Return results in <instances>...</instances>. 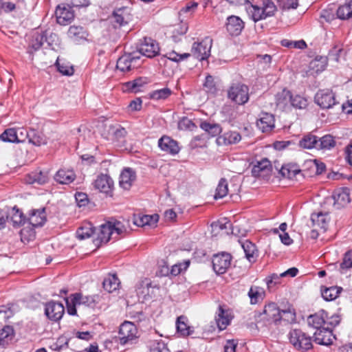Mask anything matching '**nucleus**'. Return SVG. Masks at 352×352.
Returning a JSON list of instances; mask_svg holds the SVG:
<instances>
[{
	"label": "nucleus",
	"mask_w": 352,
	"mask_h": 352,
	"mask_svg": "<svg viewBox=\"0 0 352 352\" xmlns=\"http://www.w3.org/2000/svg\"><path fill=\"white\" fill-rule=\"evenodd\" d=\"M307 105V101L305 98L299 95H296L294 96L292 95L290 106L296 109H304Z\"/></svg>",
	"instance_id": "0e129e2a"
},
{
	"label": "nucleus",
	"mask_w": 352,
	"mask_h": 352,
	"mask_svg": "<svg viewBox=\"0 0 352 352\" xmlns=\"http://www.w3.org/2000/svg\"><path fill=\"white\" fill-rule=\"evenodd\" d=\"M245 10L249 16L254 21H258L265 19L262 7L254 6L249 1L245 7Z\"/></svg>",
	"instance_id": "7c9ffc66"
},
{
	"label": "nucleus",
	"mask_w": 352,
	"mask_h": 352,
	"mask_svg": "<svg viewBox=\"0 0 352 352\" xmlns=\"http://www.w3.org/2000/svg\"><path fill=\"white\" fill-rule=\"evenodd\" d=\"M232 256L227 252H221L213 255L212 264H230Z\"/></svg>",
	"instance_id": "864d4df0"
},
{
	"label": "nucleus",
	"mask_w": 352,
	"mask_h": 352,
	"mask_svg": "<svg viewBox=\"0 0 352 352\" xmlns=\"http://www.w3.org/2000/svg\"><path fill=\"white\" fill-rule=\"evenodd\" d=\"M101 296L98 294L92 296H83L81 293L74 294V300L76 303L94 307L100 302Z\"/></svg>",
	"instance_id": "a878e982"
},
{
	"label": "nucleus",
	"mask_w": 352,
	"mask_h": 352,
	"mask_svg": "<svg viewBox=\"0 0 352 352\" xmlns=\"http://www.w3.org/2000/svg\"><path fill=\"white\" fill-rule=\"evenodd\" d=\"M135 179V171L131 168H125L120 175L119 185L124 190H129Z\"/></svg>",
	"instance_id": "6ab92c4d"
},
{
	"label": "nucleus",
	"mask_w": 352,
	"mask_h": 352,
	"mask_svg": "<svg viewBox=\"0 0 352 352\" xmlns=\"http://www.w3.org/2000/svg\"><path fill=\"white\" fill-rule=\"evenodd\" d=\"M158 146L162 151L173 155L177 154L180 150L177 142L166 135L159 139Z\"/></svg>",
	"instance_id": "2eb2a0df"
},
{
	"label": "nucleus",
	"mask_w": 352,
	"mask_h": 352,
	"mask_svg": "<svg viewBox=\"0 0 352 352\" xmlns=\"http://www.w3.org/2000/svg\"><path fill=\"white\" fill-rule=\"evenodd\" d=\"M155 276L157 277H169L172 278L179 275L182 269L181 265H157Z\"/></svg>",
	"instance_id": "4be33fe9"
},
{
	"label": "nucleus",
	"mask_w": 352,
	"mask_h": 352,
	"mask_svg": "<svg viewBox=\"0 0 352 352\" xmlns=\"http://www.w3.org/2000/svg\"><path fill=\"white\" fill-rule=\"evenodd\" d=\"M330 218L327 212L313 213L311 215V226L315 228H320L323 232L327 229Z\"/></svg>",
	"instance_id": "412c9836"
},
{
	"label": "nucleus",
	"mask_w": 352,
	"mask_h": 352,
	"mask_svg": "<svg viewBox=\"0 0 352 352\" xmlns=\"http://www.w3.org/2000/svg\"><path fill=\"white\" fill-rule=\"evenodd\" d=\"M147 83L146 78L140 77L133 80L129 81L124 84L126 91L137 93L142 90V88Z\"/></svg>",
	"instance_id": "72a5a7b5"
},
{
	"label": "nucleus",
	"mask_w": 352,
	"mask_h": 352,
	"mask_svg": "<svg viewBox=\"0 0 352 352\" xmlns=\"http://www.w3.org/2000/svg\"><path fill=\"white\" fill-rule=\"evenodd\" d=\"M138 51L142 55L152 58L159 54L160 47L157 43L151 38H144V41L140 45Z\"/></svg>",
	"instance_id": "ddd939ff"
},
{
	"label": "nucleus",
	"mask_w": 352,
	"mask_h": 352,
	"mask_svg": "<svg viewBox=\"0 0 352 352\" xmlns=\"http://www.w3.org/2000/svg\"><path fill=\"white\" fill-rule=\"evenodd\" d=\"M336 146V141L331 135H325L318 139L317 149L329 150Z\"/></svg>",
	"instance_id": "37998d69"
},
{
	"label": "nucleus",
	"mask_w": 352,
	"mask_h": 352,
	"mask_svg": "<svg viewBox=\"0 0 352 352\" xmlns=\"http://www.w3.org/2000/svg\"><path fill=\"white\" fill-rule=\"evenodd\" d=\"M148 347L150 352H170L167 344L162 340H149Z\"/></svg>",
	"instance_id": "49530a36"
},
{
	"label": "nucleus",
	"mask_w": 352,
	"mask_h": 352,
	"mask_svg": "<svg viewBox=\"0 0 352 352\" xmlns=\"http://www.w3.org/2000/svg\"><path fill=\"white\" fill-rule=\"evenodd\" d=\"M188 319L184 316H180L177 318L176 328L179 333L183 336H188L193 333V329L188 324Z\"/></svg>",
	"instance_id": "c85d7f7f"
},
{
	"label": "nucleus",
	"mask_w": 352,
	"mask_h": 352,
	"mask_svg": "<svg viewBox=\"0 0 352 352\" xmlns=\"http://www.w3.org/2000/svg\"><path fill=\"white\" fill-rule=\"evenodd\" d=\"M110 20L115 28L126 25L131 20L129 9L126 7H122L115 10Z\"/></svg>",
	"instance_id": "9b49d317"
},
{
	"label": "nucleus",
	"mask_w": 352,
	"mask_h": 352,
	"mask_svg": "<svg viewBox=\"0 0 352 352\" xmlns=\"http://www.w3.org/2000/svg\"><path fill=\"white\" fill-rule=\"evenodd\" d=\"M282 319L288 323H293L296 322V313L294 308L289 307L287 309L281 310Z\"/></svg>",
	"instance_id": "e2e57ef3"
},
{
	"label": "nucleus",
	"mask_w": 352,
	"mask_h": 352,
	"mask_svg": "<svg viewBox=\"0 0 352 352\" xmlns=\"http://www.w3.org/2000/svg\"><path fill=\"white\" fill-rule=\"evenodd\" d=\"M314 341L320 345L329 346L333 344L336 336L333 334V330L330 327H322L316 330L314 333Z\"/></svg>",
	"instance_id": "f8f14e48"
},
{
	"label": "nucleus",
	"mask_w": 352,
	"mask_h": 352,
	"mask_svg": "<svg viewBox=\"0 0 352 352\" xmlns=\"http://www.w3.org/2000/svg\"><path fill=\"white\" fill-rule=\"evenodd\" d=\"M228 194V184L225 178H221L217 187L216 188V192L214 195L215 199H221L226 197Z\"/></svg>",
	"instance_id": "8fccbe9b"
},
{
	"label": "nucleus",
	"mask_w": 352,
	"mask_h": 352,
	"mask_svg": "<svg viewBox=\"0 0 352 352\" xmlns=\"http://www.w3.org/2000/svg\"><path fill=\"white\" fill-rule=\"evenodd\" d=\"M230 319L226 311L221 307H219V313L216 317V322L219 330L225 329L230 324Z\"/></svg>",
	"instance_id": "a18cd8bd"
},
{
	"label": "nucleus",
	"mask_w": 352,
	"mask_h": 352,
	"mask_svg": "<svg viewBox=\"0 0 352 352\" xmlns=\"http://www.w3.org/2000/svg\"><path fill=\"white\" fill-rule=\"evenodd\" d=\"M190 56V54L189 53H184V54H178L175 52V51H172L170 52L166 53L165 55H164L162 57H161L160 61H166V59H168L170 60L179 63L182 60H184L188 57Z\"/></svg>",
	"instance_id": "603ef678"
},
{
	"label": "nucleus",
	"mask_w": 352,
	"mask_h": 352,
	"mask_svg": "<svg viewBox=\"0 0 352 352\" xmlns=\"http://www.w3.org/2000/svg\"><path fill=\"white\" fill-rule=\"evenodd\" d=\"M76 179V174L72 170L61 168L54 175V179L61 184H69Z\"/></svg>",
	"instance_id": "bb28decb"
},
{
	"label": "nucleus",
	"mask_w": 352,
	"mask_h": 352,
	"mask_svg": "<svg viewBox=\"0 0 352 352\" xmlns=\"http://www.w3.org/2000/svg\"><path fill=\"white\" fill-rule=\"evenodd\" d=\"M44 41H46V36L43 34H36L34 36V38L31 43V47L37 50L41 47Z\"/></svg>",
	"instance_id": "338daca9"
},
{
	"label": "nucleus",
	"mask_w": 352,
	"mask_h": 352,
	"mask_svg": "<svg viewBox=\"0 0 352 352\" xmlns=\"http://www.w3.org/2000/svg\"><path fill=\"white\" fill-rule=\"evenodd\" d=\"M262 8L265 18L274 16L276 11V6L271 0H263Z\"/></svg>",
	"instance_id": "680f3d73"
},
{
	"label": "nucleus",
	"mask_w": 352,
	"mask_h": 352,
	"mask_svg": "<svg viewBox=\"0 0 352 352\" xmlns=\"http://www.w3.org/2000/svg\"><path fill=\"white\" fill-rule=\"evenodd\" d=\"M292 94L289 91L284 89L276 95V103L280 109H285L290 106Z\"/></svg>",
	"instance_id": "c756f323"
},
{
	"label": "nucleus",
	"mask_w": 352,
	"mask_h": 352,
	"mask_svg": "<svg viewBox=\"0 0 352 352\" xmlns=\"http://www.w3.org/2000/svg\"><path fill=\"white\" fill-rule=\"evenodd\" d=\"M263 314L265 319L276 324L282 319L281 310L275 302H270L265 305Z\"/></svg>",
	"instance_id": "a211bd4d"
},
{
	"label": "nucleus",
	"mask_w": 352,
	"mask_h": 352,
	"mask_svg": "<svg viewBox=\"0 0 352 352\" xmlns=\"http://www.w3.org/2000/svg\"><path fill=\"white\" fill-rule=\"evenodd\" d=\"M342 290V287L321 286L320 292L323 299L326 301L335 300Z\"/></svg>",
	"instance_id": "2f4dec72"
},
{
	"label": "nucleus",
	"mask_w": 352,
	"mask_h": 352,
	"mask_svg": "<svg viewBox=\"0 0 352 352\" xmlns=\"http://www.w3.org/2000/svg\"><path fill=\"white\" fill-rule=\"evenodd\" d=\"M140 57L133 54H125L117 60L116 68L122 72L137 68L139 65Z\"/></svg>",
	"instance_id": "6e6552de"
},
{
	"label": "nucleus",
	"mask_w": 352,
	"mask_h": 352,
	"mask_svg": "<svg viewBox=\"0 0 352 352\" xmlns=\"http://www.w3.org/2000/svg\"><path fill=\"white\" fill-rule=\"evenodd\" d=\"M67 35L74 43L79 44L87 41L89 33L82 26L72 25L68 30Z\"/></svg>",
	"instance_id": "dca6fc26"
},
{
	"label": "nucleus",
	"mask_w": 352,
	"mask_h": 352,
	"mask_svg": "<svg viewBox=\"0 0 352 352\" xmlns=\"http://www.w3.org/2000/svg\"><path fill=\"white\" fill-rule=\"evenodd\" d=\"M28 142L35 146H41L47 143L43 133L34 129L30 131Z\"/></svg>",
	"instance_id": "de8ad7c7"
},
{
	"label": "nucleus",
	"mask_w": 352,
	"mask_h": 352,
	"mask_svg": "<svg viewBox=\"0 0 352 352\" xmlns=\"http://www.w3.org/2000/svg\"><path fill=\"white\" fill-rule=\"evenodd\" d=\"M318 138L312 134L308 133L305 135L300 141L299 145L307 149L316 148L318 146Z\"/></svg>",
	"instance_id": "58836bf2"
},
{
	"label": "nucleus",
	"mask_w": 352,
	"mask_h": 352,
	"mask_svg": "<svg viewBox=\"0 0 352 352\" xmlns=\"http://www.w3.org/2000/svg\"><path fill=\"white\" fill-rule=\"evenodd\" d=\"M172 94V91L167 87L157 89L152 91L150 94V97L153 100H165L168 98Z\"/></svg>",
	"instance_id": "4d7b16f0"
},
{
	"label": "nucleus",
	"mask_w": 352,
	"mask_h": 352,
	"mask_svg": "<svg viewBox=\"0 0 352 352\" xmlns=\"http://www.w3.org/2000/svg\"><path fill=\"white\" fill-rule=\"evenodd\" d=\"M281 45L287 48L295 49H305L307 47V44L304 40L291 41L288 39H283L280 42Z\"/></svg>",
	"instance_id": "052dcab7"
},
{
	"label": "nucleus",
	"mask_w": 352,
	"mask_h": 352,
	"mask_svg": "<svg viewBox=\"0 0 352 352\" xmlns=\"http://www.w3.org/2000/svg\"><path fill=\"white\" fill-rule=\"evenodd\" d=\"M256 125L263 133L270 132L275 127L274 116L272 113L262 112Z\"/></svg>",
	"instance_id": "f3484780"
},
{
	"label": "nucleus",
	"mask_w": 352,
	"mask_h": 352,
	"mask_svg": "<svg viewBox=\"0 0 352 352\" xmlns=\"http://www.w3.org/2000/svg\"><path fill=\"white\" fill-rule=\"evenodd\" d=\"M245 254V257L250 263H255L258 257V251L256 245L248 240L239 241Z\"/></svg>",
	"instance_id": "cd10ccee"
},
{
	"label": "nucleus",
	"mask_w": 352,
	"mask_h": 352,
	"mask_svg": "<svg viewBox=\"0 0 352 352\" xmlns=\"http://www.w3.org/2000/svg\"><path fill=\"white\" fill-rule=\"evenodd\" d=\"M226 30L232 36L239 35L244 28L243 21L239 17L232 15L227 18Z\"/></svg>",
	"instance_id": "aec40b11"
},
{
	"label": "nucleus",
	"mask_w": 352,
	"mask_h": 352,
	"mask_svg": "<svg viewBox=\"0 0 352 352\" xmlns=\"http://www.w3.org/2000/svg\"><path fill=\"white\" fill-rule=\"evenodd\" d=\"M10 221L14 227H19L24 224L25 218L23 212L19 209L14 207L12 210Z\"/></svg>",
	"instance_id": "09e8293b"
},
{
	"label": "nucleus",
	"mask_w": 352,
	"mask_h": 352,
	"mask_svg": "<svg viewBox=\"0 0 352 352\" xmlns=\"http://www.w3.org/2000/svg\"><path fill=\"white\" fill-rule=\"evenodd\" d=\"M300 171L299 166L296 164L283 165L279 173L283 177L292 179Z\"/></svg>",
	"instance_id": "e433bc0d"
},
{
	"label": "nucleus",
	"mask_w": 352,
	"mask_h": 352,
	"mask_svg": "<svg viewBox=\"0 0 352 352\" xmlns=\"http://www.w3.org/2000/svg\"><path fill=\"white\" fill-rule=\"evenodd\" d=\"M0 139L6 142H16L17 135L16 134V129L10 128L5 130L4 132L0 135Z\"/></svg>",
	"instance_id": "bf43d9fd"
},
{
	"label": "nucleus",
	"mask_w": 352,
	"mask_h": 352,
	"mask_svg": "<svg viewBox=\"0 0 352 352\" xmlns=\"http://www.w3.org/2000/svg\"><path fill=\"white\" fill-rule=\"evenodd\" d=\"M45 208L33 209L30 212L28 218L30 223L33 227L42 226L46 221Z\"/></svg>",
	"instance_id": "b1692460"
},
{
	"label": "nucleus",
	"mask_w": 352,
	"mask_h": 352,
	"mask_svg": "<svg viewBox=\"0 0 352 352\" xmlns=\"http://www.w3.org/2000/svg\"><path fill=\"white\" fill-rule=\"evenodd\" d=\"M138 329L131 322H122L118 331L119 343L122 345H131L138 339Z\"/></svg>",
	"instance_id": "7ed1b4c3"
},
{
	"label": "nucleus",
	"mask_w": 352,
	"mask_h": 352,
	"mask_svg": "<svg viewBox=\"0 0 352 352\" xmlns=\"http://www.w3.org/2000/svg\"><path fill=\"white\" fill-rule=\"evenodd\" d=\"M94 188L100 192L109 195L112 192L113 188V181L107 174H100L94 182Z\"/></svg>",
	"instance_id": "4468645a"
},
{
	"label": "nucleus",
	"mask_w": 352,
	"mask_h": 352,
	"mask_svg": "<svg viewBox=\"0 0 352 352\" xmlns=\"http://www.w3.org/2000/svg\"><path fill=\"white\" fill-rule=\"evenodd\" d=\"M94 233V232L91 225L87 223L79 228L77 230L76 234L78 239L80 240H83L89 238Z\"/></svg>",
	"instance_id": "5fc2aeb1"
},
{
	"label": "nucleus",
	"mask_w": 352,
	"mask_h": 352,
	"mask_svg": "<svg viewBox=\"0 0 352 352\" xmlns=\"http://www.w3.org/2000/svg\"><path fill=\"white\" fill-rule=\"evenodd\" d=\"M14 336V330L12 326L6 325L0 330V345L6 346Z\"/></svg>",
	"instance_id": "4c0bfd02"
},
{
	"label": "nucleus",
	"mask_w": 352,
	"mask_h": 352,
	"mask_svg": "<svg viewBox=\"0 0 352 352\" xmlns=\"http://www.w3.org/2000/svg\"><path fill=\"white\" fill-rule=\"evenodd\" d=\"M212 39L206 37L199 43H194L192 47V54L196 58L202 60L207 59L210 54Z\"/></svg>",
	"instance_id": "423d86ee"
},
{
	"label": "nucleus",
	"mask_w": 352,
	"mask_h": 352,
	"mask_svg": "<svg viewBox=\"0 0 352 352\" xmlns=\"http://www.w3.org/2000/svg\"><path fill=\"white\" fill-rule=\"evenodd\" d=\"M65 314V307L61 302L51 300L45 305V314L54 322H58Z\"/></svg>",
	"instance_id": "0eeeda50"
},
{
	"label": "nucleus",
	"mask_w": 352,
	"mask_h": 352,
	"mask_svg": "<svg viewBox=\"0 0 352 352\" xmlns=\"http://www.w3.org/2000/svg\"><path fill=\"white\" fill-rule=\"evenodd\" d=\"M250 303L256 305L262 301L265 297V291L263 288L258 286H252L248 294Z\"/></svg>",
	"instance_id": "f704fd0d"
},
{
	"label": "nucleus",
	"mask_w": 352,
	"mask_h": 352,
	"mask_svg": "<svg viewBox=\"0 0 352 352\" xmlns=\"http://www.w3.org/2000/svg\"><path fill=\"white\" fill-rule=\"evenodd\" d=\"M327 65V57L320 56V58L316 57L314 60H311L309 67L310 68L315 69L316 72H320L323 71Z\"/></svg>",
	"instance_id": "13d9d810"
},
{
	"label": "nucleus",
	"mask_w": 352,
	"mask_h": 352,
	"mask_svg": "<svg viewBox=\"0 0 352 352\" xmlns=\"http://www.w3.org/2000/svg\"><path fill=\"white\" fill-rule=\"evenodd\" d=\"M196 127L194 122L188 118H183L178 122V128L179 130L192 131Z\"/></svg>",
	"instance_id": "69168bd1"
},
{
	"label": "nucleus",
	"mask_w": 352,
	"mask_h": 352,
	"mask_svg": "<svg viewBox=\"0 0 352 352\" xmlns=\"http://www.w3.org/2000/svg\"><path fill=\"white\" fill-rule=\"evenodd\" d=\"M159 220V216L157 214L153 215H143L135 221L138 226L143 227L145 226H155Z\"/></svg>",
	"instance_id": "a19ab883"
},
{
	"label": "nucleus",
	"mask_w": 352,
	"mask_h": 352,
	"mask_svg": "<svg viewBox=\"0 0 352 352\" xmlns=\"http://www.w3.org/2000/svg\"><path fill=\"white\" fill-rule=\"evenodd\" d=\"M333 207L341 209L351 202L350 190L348 188H340L334 190L332 195Z\"/></svg>",
	"instance_id": "9d476101"
},
{
	"label": "nucleus",
	"mask_w": 352,
	"mask_h": 352,
	"mask_svg": "<svg viewBox=\"0 0 352 352\" xmlns=\"http://www.w3.org/2000/svg\"><path fill=\"white\" fill-rule=\"evenodd\" d=\"M151 287L159 289L158 285H153L152 282L149 278H144L137 283L136 292L138 294L146 296L149 294V289Z\"/></svg>",
	"instance_id": "c9c22d12"
},
{
	"label": "nucleus",
	"mask_w": 352,
	"mask_h": 352,
	"mask_svg": "<svg viewBox=\"0 0 352 352\" xmlns=\"http://www.w3.org/2000/svg\"><path fill=\"white\" fill-rule=\"evenodd\" d=\"M200 127L211 137L219 135L222 131V129L219 124L211 123L206 121L202 122L200 124Z\"/></svg>",
	"instance_id": "ea45409f"
},
{
	"label": "nucleus",
	"mask_w": 352,
	"mask_h": 352,
	"mask_svg": "<svg viewBox=\"0 0 352 352\" xmlns=\"http://www.w3.org/2000/svg\"><path fill=\"white\" fill-rule=\"evenodd\" d=\"M204 90L210 95L215 96L218 91L217 83L214 78L211 75H208L206 77L205 81L203 84Z\"/></svg>",
	"instance_id": "c03bdc74"
},
{
	"label": "nucleus",
	"mask_w": 352,
	"mask_h": 352,
	"mask_svg": "<svg viewBox=\"0 0 352 352\" xmlns=\"http://www.w3.org/2000/svg\"><path fill=\"white\" fill-rule=\"evenodd\" d=\"M341 317L339 314H333L331 316H329L327 314V318H326V327H330V329H332L338 325L340 322Z\"/></svg>",
	"instance_id": "774afa93"
},
{
	"label": "nucleus",
	"mask_w": 352,
	"mask_h": 352,
	"mask_svg": "<svg viewBox=\"0 0 352 352\" xmlns=\"http://www.w3.org/2000/svg\"><path fill=\"white\" fill-rule=\"evenodd\" d=\"M49 179L47 172L36 170L32 172L28 175L27 182L30 184H38L40 185L44 184L47 182Z\"/></svg>",
	"instance_id": "473e14b6"
},
{
	"label": "nucleus",
	"mask_w": 352,
	"mask_h": 352,
	"mask_svg": "<svg viewBox=\"0 0 352 352\" xmlns=\"http://www.w3.org/2000/svg\"><path fill=\"white\" fill-rule=\"evenodd\" d=\"M314 100L315 102L322 109H330L338 103L335 94L330 89L319 90L316 93Z\"/></svg>",
	"instance_id": "39448f33"
},
{
	"label": "nucleus",
	"mask_w": 352,
	"mask_h": 352,
	"mask_svg": "<svg viewBox=\"0 0 352 352\" xmlns=\"http://www.w3.org/2000/svg\"><path fill=\"white\" fill-rule=\"evenodd\" d=\"M289 340L294 347L301 352H306L313 348L312 337L300 329H292Z\"/></svg>",
	"instance_id": "f03ea898"
},
{
	"label": "nucleus",
	"mask_w": 352,
	"mask_h": 352,
	"mask_svg": "<svg viewBox=\"0 0 352 352\" xmlns=\"http://www.w3.org/2000/svg\"><path fill=\"white\" fill-rule=\"evenodd\" d=\"M228 98L237 104H244L249 100V88L240 82L233 83L228 90Z\"/></svg>",
	"instance_id": "20e7f679"
},
{
	"label": "nucleus",
	"mask_w": 352,
	"mask_h": 352,
	"mask_svg": "<svg viewBox=\"0 0 352 352\" xmlns=\"http://www.w3.org/2000/svg\"><path fill=\"white\" fill-rule=\"evenodd\" d=\"M271 168L270 162L265 158L262 160L257 162V164L254 166L252 173L254 175H258L261 172L269 171Z\"/></svg>",
	"instance_id": "6e6d98bb"
},
{
	"label": "nucleus",
	"mask_w": 352,
	"mask_h": 352,
	"mask_svg": "<svg viewBox=\"0 0 352 352\" xmlns=\"http://www.w3.org/2000/svg\"><path fill=\"white\" fill-rule=\"evenodd\" d=\"M103 287L109 293L116 290L120 285V281L116 275H112L103 281Z\"/></svg>",
	"instance_id": "3c124183"
},
{
	"label": "nucleus",
	"mask_w": 352,
	"mask_h": 352,
	"mask_svg": "<svg viewBox=\"0 0 352 352\" xmlns=\"http://www.w3.org/2000/svg\"><path fill=\"white\" fill-rule=\"evenodd\" d=\"M241 140L240 133L237 131H228L219 136L217 142L219 145H230L239 142Z\"/></svg>",
	"instance_id": "393cba45"
},
{
	"label": "nucleus",
	"mask_w": 352,
	"mask_h": 352,
	"mask_svg": "<svg viewBox=\"0 0 352 352\" xmlns=\"http://www.w3.org/2000/svg\"><path fill=\"white\" fill-rule=\"evenodd\" d=\"M128 233L126 227L120 221H107L102 224L98 230L96 237L93 243L96 248L106 244L111 239L117 240L119 236Z\"/></svg>",
	"instance_id": "f257e3e1"
},
{
	"label": "nucleus",
	"mask_w": 352,
	"mask_h": 352,
	"mask_svg": "<svg viewBox=\"0 0 352 352\" xmlns=\"http://www.w3.org/2000/svg\"><path fill=\"white\" fill-rule=\"evenodd\" d=\"M326 318H327V312L322 309L315 314L310 315L307 318V323L316 330H318L326 327Z\"/></svg>",
	"instance_id": "5701e85b"
},
{
	"label": "nucleus",
	"mask_w": 352,
	"mask_h": 352,
	"mask_svg": "<svg viewBox=\"0 0 352 352\" xmlns=\"http://www.w3.org/2000/svg\"><path fill=\"white\" fill-rule=\"evenodd\" d=\"M336 14L338 18L342 20L352 19V0L340 6L337 10Z\"/></svg>",
	"instance_id": "79ce46f5"
},
{
	"label": "nucleus",
	"mask_w": 352,
	"mask_h": 352,
	"mask_svg": "<svg viewBox=\"0 0 352 352\" xmlns=\"http://www.w3.org/2000/svg\"><path fill=\"white\" fill-rule=\"evenodd\" d=\"M55 15L56 21L61 25L70 23L74 19V12L69 5L61 4L57 6Z\"/></svg>",
	"instance_id": "1a4fd4ad"
}]
</instances>
